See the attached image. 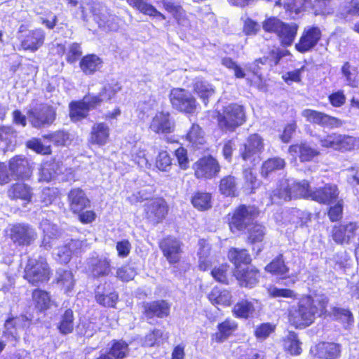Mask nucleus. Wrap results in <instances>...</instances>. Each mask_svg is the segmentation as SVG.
<instances>
[{
  "instance_id": "31",
  "label": "nucleus",
  "mask_w": 359,
  "mask_h": 359,
  "mask_svg": "<svg viewBox=\"0 0 359 359\" xmlns=\"http://www.w3.org/2000/svg\"><path fill=\"white\" fill-rule=\"evenodd\" d=\"M194 90L198 97L207 105L209 99L215 94V88L212 84L202 79H196L194 83Z\"/></svg>"
},
{
  "instance_id": "46",
  "label": "nucleus",
  "mask_w": 359,
  "mask_h": 359,
  "mask_svg": "<svg viewBox=\"0 0 359 359\" xmlns=\"http://www.w3.org/2000/svg\"><path fill=\"white\" fill-rule=\"evenodd\" d=\"M229 259L236 266V269L238 268H242L241 264L247 265L251 262L250 255L248 253L246 250H239L237 248H232L229 250L228 255Z\"/></svg>"
},
{
  "instance_id": "2",
  "label": "nucleus",
  "mask_w": 359,
  "mask_h": 359,
  "mask_svg": "<svg viewBox=\"0 0 359 359\" xmlns=\"http://www.w3.org/2000/svg\"><path fill=\"white\" fill-rule=\"evenodd\" d=\"M312 191L309 189V183L306 180L296 182L294 180H285L280 182L278 187L273 191L271 196V203H280L279 200L290 201L292 198H311Z\"/></svg>"
},
{
  "instance_id": "39",
  "label": "nucleus",
  "mask_w": 359,
  "mask_h": 359,
  "mask_svg": "<svg viewBox=\"0 0 359 359\" xmlns=\"http://www.w3.org/2000/svg\"><path fill=\"white\" fill-rule=\"evenodd\" d=\"M255 306L253 302L242 299L233 306V313L237 318H248L253 316Z\"/></svg>"
},
{
  "instance_id": "29",
  "label": "nucleus",
  "mask_w": 359,
  "mask_h": 359,
  "mask_svg": "<svg viewBox=\"0 0 359 359\" xmlns=\"http://www.w3.org/2000/svg\"><path fill=\"white\" fill-rule=\"evenodd\" d=\"M40 227L44 234L42 245L46 249H50L57 242V235L58 233L57 226L49 220L43 219L40 224Z\"/></svg>"
},
{
  "instance_id": "3",
  "label": "nucleus",
  "mask_w": 359,
  "mask_h": 359,
  "mask_svg": "<svg viewBox=\"0 0 359 359\" xmlns=\"http://www.w3.org/2000/svg\"><path fill=\"white\" fill-rule=\"evenodd\" d=\"M263 29L268 32L277 34L280 43L284 46H290L297 35L298 25L296 23H285L276 18H270L263 22Z\"/></svg>"
},
{
  "instance_id": "4",
  "label": "nucleus",
  "mask_w": 359,
  "mask_h": 359,
  "mask_svg": "<svg viewBox=\"0 0 359 359\" xmlns=\"http://www.w3.org/2000/svg\"><path fill=\"white\" fill-rule=\"evenodd\" d=\"M245 121V115L242 106L231 104L225 107L218 115L219 126L228 131H234Z\"/></svg>"
},
{
  "instance_id": "30",
  "label": "nucleus",
  "mask_w": 359,
  "mask_h": 359,
  "mask_svg": "<svg viewBox=\"0 0 359 359\" xmlns=\"http://www.w3.org/2000/svg\"><path fill=\"white\" fill-rule=\"evenodd\" d=\"M16 144V133L11 127L0 128V150L6 152L13 151Z\"/></svg>"
},
{
  "instance_id": "60",
  "label": "nucleus",
  "mask_w": 359,
  "mask_h": 359,
  "mask_svg": "<svg viewBox=\"0 0 359 359\" xmlns=\"http://www.w3.org/2000/svg\"><path fill=\"white\" fill-rule=\"evenodd\" d=\"M95 297L100 304L104 306L114 307L118 299V294L115 292H111L109 294H100L97 290Z\"/></svg>"
},
{
  "instance_id": "52",
  "label": "nucleus",
  "mask_w": 359,
  "mask_h": 359,
  "mask_svg": "<svg viewBox=\"0 0 359 359\" xmlns=\"http://www.w3.org/2000/svg\"><path fill=\"white\" fill-rule=\"evenodd\" d=\"M128 353V345L122 340H113L109 354L116 359L124 358Z\"/></svg>"
},
{
  "instance_id": "48",
  "label": "nucleus",
  "mask_w": 359,
  "mask_h": 359,
  "mask_svg": "<svg viewBox=\"0 0 359 359\" xmlns=\"http://www.w3.org/2000/svg\"><path fill=\"white\" fill-rule=\"evenodd\" d=\"M301 343L299 342L297 335L293 332H288L287 337L284 339V348L286 351L291 355H297L302 353Z\"/></svg>"
},
{
  "instance_id": "6",
  "label": "nucleus",
  "mask_w": 359,
  "mask_h": 359,
  "mask_svg": "<svg viewBox=\"0 0 359 359\" xmlns=\"http://www.w3.org/2000/svg\"><path fill=\"white\" fill-rule=\"evenodd\" d=\"M49 268L45 259L31 258L25 269V278L32 285L46 282L49 279Z\"/></svg>"
},
{
  "instance_id": "55",
  "label": "nucleus",
  "mask_w": 359,
  "mask_h": 359,
  "mask_svg": "<svg viewBox=\"0 0 359 359\" xmlns=\"http://www.w3.org/2000/svg\"><path fill=\"white\" fill-rule=\"evenodd\" d=\"M191 203L200 210H207L211 207V196L208 193L198 192L193 196Z\"/></svg>"
},
{
  "instance_id": "14",
  "label": "nucleus",
  "mask_w": 359,
  "mask_h": 359,
  "mask_svg": "<svg viewBox=\"0 0 359 359\" xmlns=\"http://www.w3.org/2000/svg\"><path fill=\"white\" fill-rule=\"evenodd\" d=\"M320 36L321 33L318 27H309L305 28L299 43L296 44L295 47L300 53L309 51L318 43Z\"/></svg>"
},
{
  "instance_id": "61",
  "label": "nucleus",
  "mask_w": 359,
  "mask_h": 359,
  "mask_svg": "<svg viewBox=\"0 0 359 359\" xmlns=\"http://www.w3.org/2000/svg\"><path fill=\"white\" fill-rule=\"evenodd\" d=\"M82 54L81 45L77 43H71L66 53L67 62L72 64L76 62Z\"/></svg>"
},
{
  "instance_id": "17",
  "label": "nucleus",
  "mask_w": 359,
  "mask_h": 359,
  "mask_svg": "<svg viewBox=\"0 0 359 359\" xmlns=\"http://www.w3.org/2000/svg\"><path fill=\"white\" fill-rule=\"evenodd\" d=\"M110 128L107 123L100 122L95 123L88 137V142L93 145L103 147L109 142Z\"/></svg>"
},
{
  "instance_id": "7",
  "label": "nucleus",
  "mask_w": 359,
  "mask_h": 359,
  "mask_svg": "<svg viewBox=\"0 0 359 359\" xmlns=\"http://www.w3.org/2000/svg\"><path fill=\"white\" fill-rule=\"evenodd\" d=\"M170 100L174 109L186 114H194L197 109L196 98L190 92L183 88H173L170 93Z\"/></svg>"
},
{
  "instance_id": "38",
  "label": "nucleus",
  "mask_w": 359,
  "mask_h": 359,
  "mask_svg": "<svg viewBox=\"0 0 359 359\" xmlns=\"http://www.w3.org/2000/svg\"><path fill=\"white\" fill-rule=\"evenodd\" d=\"M231 294L226 290L219 287H214L208 295L210 301L215 305L228 306L231 303Z\"/></svg>"
},
{
  "instance_id": "54",
  "label": "nucleus",
  "mask_w": 359,
  "mask_h": 359,
  "mask_svg": "<svg viewBox=\"0 0 359 359\" xmlns=\"http://www.w3.org/2000/svg\"><path fill=\"white\" fill-rule=\"evenodd\" d=\"M187 140L194 146L203 144L205 142L203 132L197 124H193L186 135Z\"/></svg>"
},
{
  "instance_id": "42",
  "label": "nucleus",
  "mask_w": 359,
  "mask_h": 359,
  "mask_svg": "<svg viewBox=\"0 0 359 359\" xmlns=\"http://www.w3.org/2000/svg\"><path fill=\"white\" fill-rule=\"evenodd\" d=\"M8 195L11 198H20L29 202L32 197V192L28 185L23 183H16L9 189Z\"/></svg>"
},
{
  "instance_id": "43",
  "label": "nucleus",
  "mask_w": 359,
  "mask_h": 359,
  "mask_svg": "<svg viewBox=\"0 0 359 359\" xmlns=\"http://www.w3.org/2000/svg\"><path fill=\"white\" fill-rule=\"evenodd\" d=\"M198 245V266L201 270L206 271L211 265V260L210 258V247L204 240H200Z\"/></svg>"
},
{
  "instance_id": "57",
  "label": "nucleus",
  "mask_w": 359,
  "mask_h": 359,
  "mask_svg": "<svg viewBox=\"0 0 359 359\" xmlns=\"http://www.w3.org/2000/svg\"><path fill=\"white\" fill-rule=\"evenodd\" d=\"M20 322V319L18 318H9L6 321L4 333L6 337L13 339L14 340L17 339L18 337V330Z\"/></svg>"
},
{
  "instance_id": "1",
  "label": "nucleus",
  "mask_w": 359,
  "mask_h": 359,
  "mask_svg": "<svg viewBox=\"0 0 359 359\" xmlns=\"http://www.w3.org/2000/svg\"><path fill=\"white\" fill-rule=\"evenodd\" d=\"M327 297L323 293L313 292L303 295L297 306L290 309L289 320L297 328H304L312 324L316 317L326 313Z\"/></svg>"
},
{
  "instance_id": "56",
  "label": "nucleus",
  "mask_w": 359,
  "mask_h": 359,
  "mask_svg": "<svg viewBox=\"0 0 359 359\" xmlns=\"http://www.w3.org/2000/svg\"><path fill=\"white\" fill-rule=\"evenodd\" d=\"M219 190L223 195L226 196H234L236 192V182L232 176L223 178L219 184Z\"/></svg>"
},
{
  "instance_id": "13",
  "label": "nucleus",
  "mask_w": 359,
  "mask_h": 359,
  "mask_svg": "<svg viewBox=\"0 0 359 359\" xmlns=\"http://www.w3.org/2000/svg\"><path fill=\"white\" fill-rule=\"evenodd\" d=\"M264 148L262 139L257 134L249 136L247 142L241 149V154L243 160L255 162L259 158V154Z\"/></svg>"
},
{
  "instance_id": "21",
  "label": "nucleus",
  "mask_w": 359,
  "mask_h": 359,
  "mask_svg": "<svg viewBox=\"0 0 359 359\" xmlns=\"http://www.w3.org/2000/svg\"><path fill=\"white\" fill-rule=\"evenodd\" d=\"M311 352L318 358L337 359L340 355L341 348L335 343L322 342L312 348Z\"/></svg>"
},
{
  "instance_id": "16",
  "label": "nucleus",
  "mask_w": 359,
  "mask_h": 359,
  "mask_svg": "<svg viewBox=\"0 0 359 359\" xmlns=\"http://www.w3.org/2000/svg\"><path fill=\"white\" fill-rule=\"evenodd\" d=\"M45 36V32L41 29L28 31L20 37L21 46L25 50L35 52L43 44Z\"/></svg>"
},
{
  "instance_id": "33",
  "label": "nucleus",
  "mask_w": 359,
  "mask_h": 359,
  "mask_svg": "<svg viewBox=\"0 0 359 359\" xmlns=\"http://www.w3.org/2000/svg\"><path fill=\"white\" fill-rule=\"evenodd\" d=\"M56 283L65 293L72 292L74 287L75 280L71 271L59 269L56 273Z\"/></svg>"
},
{
  "instance_id": "49",
  "label": "nucleus",
  "mask_w": 359,
  "mask_h": 359,
  "mask_svg": "<svg viewBox=\"0 0 359 359\" xmlns=\"http://www.w3.org/2000/svg\"><path fill=\"white\" fill-rule=\"evenodd\" d=\"M265 270L267 272L278 276L285 275L289 271L288 267L285 264L282 255H280L267 264L265 267Z\"/></svg>"
},
{
  "instance_id": "34",
  "label": "nucleus",
  "mask_w": 359,
  "mask_h": 359,
  "mask_svg": "<svg viewBox=\"0 0 359 359\" xmlns=\"http://www.w3.org/2000/svg\"><path fill=\"white\" fill-rule=\"evenodd\" d=\"M237 323L230 319H226L217 325L218 332L213 336V339L217 343H222L227 339L237 329Z\"/></svg>"
},
{
  "instance_id": "35",
  "label": "nucleus",
  "mask_w": 359,
  "mask_h": 359,
  "mask_svg": "<svg viewBox=\"0 0 359 359\" xmlns=\"http://www.w3.org/2000/svg\"><path fill=\"white\" fill-rule=\"evenodd\" d=\"M100 9L102 11L107 12V9L100 4H95L93 7V13L95 15L97 16L101 21L100 25L106 26L109 29L115 31L118 28V18L115 15H106L105 13L100 12Z\"/></svg>"
},
{
  "instance_id": "59",
  "label": "nucleus",
  "mask_w": 359,
  "mask_h": 359,
  "mask_svg": "<svg viewBox=\"0 0 359 359\" xmlns=\"http://www.w3.org/2000/svg\"><path fill=\"white\" fill-rule=\"evenodd\" d=\"M171 165V158L168 153L165 151L159 152L156 160V168L161 171L167 172L170 169Z\"/></svg>"
},
{
  "instance_id": "23",
  "label": "nucleus",
  "mask_w": 359,
  "mask_h": 359,
  "mask_svg": "<svg viewBox=\"0 0 359 359\" xmlns=\"http://www.w3.org/2000/svg\"><path fill=\"white\" fill-rule=\"evenodd\" d=\"M83 242L71 240L67 244L59 247L54 252L55 259L61 263H67L74 253H77L83 248Z\"/></svg>"
},
{
  "instance_id": "37",
  "label": "nucleus",
  "mask_w": 359,
  "mask_h": 359,
  "mask_svg": "<svg viewBox=\"0 0 359 359\" xmlns=\"http://www.w3.org/2000/svg\"><path fill=\"white\" fill-rule=\"evenodd\" d=\"M62 172V168L58 163L55 161H46L41 165L39 169V180L49 182L55 175Z\"/></svg>"
},
{
  "instance_id": "11",
  "label": "nucleus",
  "mask_w": 359,
  "mask_h": 359,
  "mask_svg": "<svg viewBox=\"0 0 359 359\" xmlns=\"http://www.w3.org/2000/svg\"><path fill=\"white\" fill-rule=\"evenodd\" d=\"M194 170L198 179H211L218 174L220 167L215 158L205 156L194 163Z\"/></svg>"
},
{
  "instance_id": "20",
  "label": "nucleus",
  "mask_w": 359,
  "mask_h": 359,
  "mask_svg": "<svg viewBox=\"0 0 359 359\" xmlns=\"http://www.w3.org/2000/svg\"><path fill=\"white\" fill-rule=\"evenodd\" d=\"M234 275L239 284L243 287H252L258 281V271L252 266L238 268L236 269Z\"/></svg>"
},
{
  "instance_id": "50",
  "label": "nucleus",
  "mask_w": 359,
  "mask_h": 359,
  "mask_svg": "<svg viewBox=\"0 0 359 359\" xmlns=\"http://www.w3.org/2000/svg\"><path fill=\"white\" fill-rule=\"evenodd\" d=\"M311 5V0H292V3L284 4V8L292 18L301 13Z\"/></svg>"
},
{
  "instance_id": "22",
  "label": "nucleus",
  "mask_w": 359,
  "mask_h": 359,
  "mask_svg": "<svg viewBox=\"0 0 359 359\" xmlns=\"http://www.w3.org/2000/svg\"><path fill=\"white\" fill-rule=\"evenodd\" d=\"M339 191L336 185L326 184L323 188L312 191L310 197L320 203L330 204L338 197Z\"/></svg>"
},
{
  "instance_id": "47",
  "label": "nucleus",
  "mask_w": 359,
  "mask_h": 359,
  "mask_svg": "<svg viewBox=\"0 0 359 359\" xmlns=\"http://www.w3.org/2000/svg\"><path fill=\"white\" fill-rule=\"evenodd\" d=\"M359 148V138L338 134L337 149L341 151H351Z\"/></svg>"
},
{
  "instance_id": "8",
  "label": "nucleus",
  "mask_w": 359,
  "mask_h": 359,
  "mask_svg": "<svg viewBox=\"0 0 359 359\" xmlns=\"http://www.w3.org/2000/svg\"><path fill=\"white\" fill-rule=\"evenodd\" d=\"M27 116L34 128H41L53 124L56 118V110L51 106L42 104L31 109Z\"/></svg>"
},
{
  "instance_id": "45",
  "label": "nucleus",
  "mask_w": 359,
  "mask_h": 359,
  "mask_svg": "<svg viewBox=\"0 0 359 359\" xmlns=\"http://www.w3.org/2000/svg\"><path fill=\"white\" fill-rule=\"evenodd\" d=\"M32 299L35 307L41 311L49 309L52 303L49 294L42 290H34Z\"/></svg>"
},
{
  "instance_id": "36",
  "label": "nucleus",
  "mask_w": 359,
  "mask_h": 359,
  "mask_svg": "<svg viewBox=\"0 0 359 359\" xmlns=\"http://www.w3.org/2000/svg\"><path fill=\"white\" fill-rule=\"evenodd\" d=\"M131 160L139 167L142 168H149L151 163H149L145 153L144 145L142 143H136L130 151Z\"/></svg>"
},
{
  "instance_id": "40",
  "label": "nucleus",
  "mask_w": 359,
  "mask_h": 359,
  "mask_svg": "<svg viewBox=\"0 0 359 359\" xmlns=\"http://www.w3.org/2000/svg\"><path fill=\"white\" fill-rule=\"evenodd\" d=\"M74 318L73 311L66 309L65 312L60 315L59 322L57 323V329L62 334H68L73 332L74 327Z\"/></svg>"
},
{
  "instance_id": "44",
  "label": "nucleus",
  "mask_w": 359,
  "mask_h": 359,
  "mask_svg": "<svg viewBox=\"0 0 359 359\" xmlns=\"http://www.w3.org/2000/svg\"><path fill=\"white\" fill-rule=\"evenodd\" d=\"M121 89L120 84L116 81H113L105 84L98 95H91V97L98 98L100 100L99 105H100L102 102L109 101L114 98Z\"/></svg>"
},
{
  "instance_id": "27",
  "label": "nucleus",
  "mask_w": 359,
  "mask_h": 359,
  "mask_svg": "<svg viewBox=\"0 0 359 359\" xmlns=\"http://www.w3.org/2000/svg\"><path fill=\"white\" fill-rule=\"evenodd\" d=\"M289 154L296 158L299 157L301 161H309L318 156L319 152L306 143H300L291 145L288 149Z\"/></svg>"
},
{
  "instance_id": "32",
  "label": "nucleus",
  "mask_w": 359,
  "mask_h": 359,
  "mask_svg": "<svg viewBox=\"0 0 359 359\" xmlns=\"http://www.w3.org/2000/svg\"><path fill=\"white\" fill-rule=\"evenodd\" d=\"M127 4L133 8L139 11L140 13L149 15L151 17H159L161 20L165 19L163 14L148 3L146 0H126Z\"/></svg>"
},
{
  "instance_id": "51",
  "label": "nucleus",
  "mask_w": 359,
  "mask_h": 359,
  "mask_svg": "<svg viewBox=\"0 0 359 359\" xmlns=\"http://www.w3.org/2000/svg\"><path fill=\"white\" fill-rule=\"evenodd\" d=\"M285 165L283 158L275 157L266 161L262 168V175L267 177L271 172L283 169Z\"/></svg>"
},
{
  "instance_id": "41",
  "label": "nucleus",
  "mask_w": 359,
  "mask_h": 359,
  "mask_svg": "<svg viewBox=\"0 0 359 359\" xmlns=\"http://www.w3.org/2000/svg\"><path fill=\"white\" fill-rule=\"evenodd\" d=\"M162 4L165 10L171 13L172 16L176 19L178 24L182 26L189 25V22L185 16L186 15L184 11L180 6L168 0L162 1Z\"/></svg>"
},
{
  "instance_id": "28",
  "label": "nucleus",
  "mask_w": 359,
  "mask_h": 359,
  "mask_svg": "<svg viewBox=\"0 0 359 359\" xmlns=\"http://www.w3.org/2000/svg\"><path fill=\"white\" fill-rule=\"evenodd\" d=\"M102 60L95 54H89L83 57L79 62L82 72L87 76L93 75L102 67Z\"/></svg>"
},
{
  "instance_id": "24",
  "label": "nucleus",
  "mask_w": 359,
  "mask_h": 359,
  "mask_svg": "<svg viewBox=\"0 0 359 359\" xmlns=\"http://www.w3.org/2000/svg\"><path fill=\"white\" fill-rule=\"evenodd\" d=\"M144 314L147 318H151L167 317L170 313V305L165 300L154 301L144 304Z\"/></svg>"
},
{
  "instance_id": "26",
  "label": "nucleus",
  "mask_w": 359,
  "mask_h": 359,
  "mask_svg": "<svg viewBox=\"0 0 359 359\" xmlns=\"http://www.w3.org/2000/svg\"><path fill=\"white\" fill-rule=\"evenodd\" d=\"M70 210L74 213H79L89 206L90 201L84 191L81 189H74L68 195Z\"/></svg>"
},
{
  "instance_id": "62",
  "label": "nucleus",
  "mask_w": 359,
  "mask_h": 359,
  "mask_svg": "<svg viewBox=\"0 0 359 359\" xmlns=\"http://www.w3.org/2000/svg\"><path fill=\"white\" fill-rule=\"evenodd\" d=\"M48 137L57 145H67L72 141L70 134L63 130L57 131Z\"/></svg>"
},
{
  "instance_id": "53",
  "label": "nucleus",
  "mask_w": 359,
  "mask_h": 359,
  "mask_svg": "<svg viewBox=\"0 0 359 359\" xmlns=\"http://www.w3.org/2000/svg\"><path fill=\"white\" fill-rule=\"evenodd\" d=\"M315 124L329 128H337L343 125V121L336 117L329 116L325 113L319 111L316 122Z\"/></svg>"
},
{
  "instance_id": "19",
  "label": "nucleus",
  "mask_w": 359,
  "mask_h": 359,
  "mask_svg": "<svg viewBox=\"0 0 359 359\" xmlns=\"http://www.w3.org/2000/svg\"><path fill=\"white\" fill-rule=\"evenodd\" d=\"M145 210L149 219L154 223H158L165 217L168 208L164 200L156 198L147 204Z\"/></svg>"
},
{
  "instance_id": "58",
  "label": "nucleus",
  "mask_w": 359,
  "mask_h": 359,
  "mask_svg": "<svg viewBox=\"0 0 359 359\" xmlns=\"http://www.w3.org/2000/svg\"><path fill=\"white\" fill-rule=\"evenodd\" d=\"M265 235V228L262 224H255L248 231V240L251 243H260Z\"/></svg>"
},
{
  "instance_id": "64",
  "label": "nucleus",
  "mask_w": 359,
  "mask_h": 359,
  "mask_svg": "<svg viewBox=\"0 0 359 359\" xmlns=\"http://www.w3.org/2000/svg\"><path fill=\"white\" fill-rule=\"evenodd\" d=\"M136 275L133 268L129 266H123L116 271V277L122 281H129L133 280Z\"/></svg>"
},
{
  "instance_id": "12",
  "label": "nucleus",
  "mask_w": 359,
  "mask_h": 359,
  "mask_svg": "<svg viewBox=\"0 0 359 359\" xmlns=\"http://www.w3.org/2000/svg\"><path fill=\"white\" fill-rule=\"evenodd\" d=\"M149 128L156 134L171 133L175 130V121L170 113L158 111L152 118Z\"/></svg>"
},
{
  "instance_id": "5",
  "label": "nucleus",
  "mask_w": 359,
  "mask_h": 359,
  "mask_svg": "<svg viewBox=\"0 0 359 359\" xmlns=\"http://www.w3.org/2000/svg\"><path fill=\"white\" fill-rule=\"evenodd\" d=\"M258 210L254 206L241 205L231 215L229 214V225L232 233H236L245 229L258 215Z\"/></svg>"
},
{
  "instance_id": "25",
  "label": "nucleus",
  "mask_w": 359,
  "mask_h": 359,
  "mask_svg": "<svg viewBox=\"0 0 359 359\" xmlns=\"http://www.w3.org/2000/svg\"><path fill=\"white\" fill-rule=\"evenodd\" d=\"M160 247L170 263H176L179 261L181 253L179 241L168 237L161 242Z\"/></svg>"
},
{
  "instance_id": "63",
  "label": "nucleus",
  "mask_w": 359,
  "mask_h": 359,
  "mask_svg": "<svg viewBox=\"0 0 359 359\" xmlns=\"http://www.w3.org/2000/svg\"><path fill=\"white\" fill-rule=\"evenodd\" d=\"M275 330V325L271 323H262L257 326L255 334L257 339H264Z\"/></svg>"
},
{
  "instance_id": "18",
  "label": "nucleus",
  "mask_w": 359,
  "mask_h": 359,
  "mask_svg": "<svg viewBox=\"0 0 359 359\" xmlns=\"http://www.w3.org/2000/svg\"><path fill=\"white\" fill-rule=\"evenodd\" d=\"M9 171L11 176L21 179L29 177L32 173L28 160L22 156H16L9 161Z\"/></svg>"
},
{
  "instance_id": "15",
  "label": "nucleus",
  "mask_w": 359,
  "mask_h": 359,
  "mask_svg": "<svg viewBox=\"0 0 359 359\" xmlns=\"http://www.w3.org/2000/svg\"><path fill=\"white\" fill-rule=\"evenodd\" d=\"M87 270L93 277L106 276L111 271V261L103 256L92 257L87 261Z\"/></svg>"
},
{
  "instance_id": "9",
  "label": "nucleus",
  "mask_w": 359,
  "mask_h": 359,
  "mask_svg": "<svg viewBox=\"0 0 359 359\" xmlns=\"http://www.w3.org/2000/svg\"><path fill=\"white\" fill-rule=\"evenodd\" d=\"M100 100L87 95L81 101L72 102L69 104V116L72 121H78L86 118L88 111L99 106Z\"/></svg>"
},
{
  "instance_id": "10",
  "label": "nucleus",
  "mask_w": 359,
  "mask_h": 359,
  "mask_svg": "<svg viewBox=\"0 0 359 359\" xmlns=\"http://www.w3.org/2000/svg\"><path fill=\"white\" fill-rule=\"evenodd\" d=\"M10 238L12 241L20 246H27L36 238L35 230L26 224H16L10 230Z\"/></svg>"
}]
</instances>
